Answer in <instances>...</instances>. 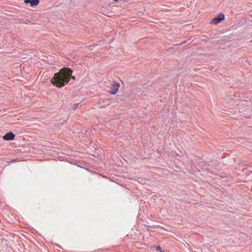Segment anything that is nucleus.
Listing matches in <instances>:
<instances>
[{
  "instance_id": "nucleus-1",
  "label": "nucleus",
  "mask_w": 252,
  "mask_h": 252,
  "mask_svg": "<svg viewBox=\"0 0 252 252\" xmlns=\"http://www.w3.org/2000/svg\"><path fill=\"white\" fill-rule=\"evenodd\" d=\"M73 71L69 68L63 67L55 73L51 79V83L57 87L61 88L70 81Z\"/></svg>"
},
{
  "instance_id": "nucleus-2",
  "label": "nucleus",
  "mask_w": 252,
  "mask_h": 252,
  "mask_svg": "<svg viewBox=\"0 0 252 252\" xmlns=\"http://www.w3.org/2000/svg\"><path fill=\"white\" fill-rule=\"evenodd\" d=\"M224 15L222 14H220L217 17H215L211 23L214 24H217L224 19Z\"/></svg>"
},
{
  "instance_id": "nucleus-3",
  "label": "nucleus",
  "mask_w": 252,
  "mask_h": 252,
  "mask_svg": "<svg viewBox=\"0 0 252 252\" xmlns=\"http://www.w3.org/2000/svg\"><path fill=\"white\" fill-rule=\"evenodd\" d=\"M119 87V84L116 82H114V83L113 84L112 87L110 88V93L113 94H115L117 93Z\"/></svg>"
},
{
  "instance_id": "nucleus-4",
  "label": "nucleus",
  "mask_w": 252,
  "mask_h": 252,
  "mask_svg": "<svg viewBox=\"0 0 252 252\" xmlns=\"http://www.w3.org/2000/svg\"><path fill=\"white\" fill-rule=\"evenodd\" d=\"M14 137L15 135L12 132H9L3 136V139L5 140H12L14 139Z\"/></svg>"
},
{
  "instance_id": "nucleus-5",
  "label": "nucleus",
  "mask_w": 252,
  "mask_h": 252,
  "mask_svg": "<svg viewBox=\"0 0 252 252\" xmlns=\"http://www.w3.org/2000/svg\"><path fill=\"white\" fill-rule=\"evenodd\" d=\"M39 3V0H32L31 6H34L38 5Z\"/></svg>"
},
{
  "instance_id": "nucleus-6",
  "label": "nucleus",
  "mask_w": 252,
  "mask_h": 252,
  "mask_svg": "<svg viewBox=\"0 0 252 252\" xmlns=\"http://www.w3.org/2000/svg\"><path fill=\"white\" fill-rule=\"evenodd\" d=\"M24 2L26 4L30 3V5H31L32 0H25Z\"/></svg>"
},
{
  "instance_id": "nucleus-7",
  "label": "nucleus",
  "mask_w": 252,
  "mask_h": 252,
  "mask_svg": "<svg viewBox=\"0 0 252 252\" xmlns=\"http://www.w3.org/2000/svg\"><path fill=\"white\" fill-rule=\"evenodd\" d=\"M157 250L161 251V248L160 247H157Z\"/></svg>"
},
{
  "instance_id": "nucleus-8",
  "label": "nucleus",
  "mask_w": 252,
  "mask_h": 252,
  "mask_svg": "<svg viewBox=\"0 0 252 252\" xmlns=\"http://www.w3.org/2000/svg\"><path fill=\"white\" fill-rule=\"evenodd\" d=\"M113 0L115 1H116V2L118 1V0Z\"/></svg>"
}]
</instances>
